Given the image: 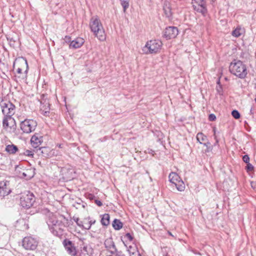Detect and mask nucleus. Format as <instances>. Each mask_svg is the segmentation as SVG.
I'll return each instance as SVG.
<instances>
[{
    "mask_svg": "<svg viewBox=\"0 0 256 256\" xmlns=\"http://www.w3.org/2000/svg\"><path fill=\"white\" fill-rule=\"evenodd\" d=\"M68 219L62 215L56 216L52 214L49 216L47 224L50 232L54 236L61 238L64 232L66 225L64 221Z\"/></svg>",
    "mask_w": 256,
    "mask_h": 256,
    "instance_id": "nucleus-1",
    "label": "nucleus"
},
{
    "mask_svg": "<svg viewBox=\"0 0 256 256\" xmlns=\"http://www.w3.org/2000/svg\"><path fill=\"white\" fill-rule=\"evenodd\" d=\"M90 26L94 35L100 41L106 40V35L103 26L98 16H92L90 20Z\"/></svg>",
    "mask_w": 256,
    "mask_h": 256,
    "instance_id": "nucleus-2",
    "label": "nucleus"
},
{
    "mask_svg": "<svg viewBox=\"0 0 256 256\" xmlns=\"http://www.w3.org/2000/svg\"><path fill=\"white\" fill-rule=\"evenodd\" d=\"M229 69L230 73L240 78H245L248 74L246 66L240 60H232L230 65Z\"/></svg>",
    "mask_w": 256,
    "mask_h": 256,
    "instance_id": "nucleus-3",
    "label": "nucleus"
},
{
    "mask_svg": "<svg viewBox=\"0 0 256 256\" xmlns=\"http://www.w3.org/2000/svg\"><path fill=\"white\" fill-rule=\"evenodd\" d=\"M162 44V42L160 40H150L147 42L142 50L146 54L156 53L160 49Z\"/></svg>",
    "mask_w": 256,
    "mask_h": 256,
    "instance_id": "nucleus-4",
    "label": "nucleus"
},
{
    "mask_svg": "<svg viewBox=\"0 0 256 256\" xmlns=\"http://www.w3.org/2000/svg\"><path fill=\"white\" fill-rule=\"evenodd\" d=\"M38 124L36 120L32 119H25L20 123V128L24 133L29 134L34 132Z\"/></svg>",
    "mask_w": 256,
    "mask_h": 256,
    "instance_id": "nucleus-5",
    "label": "nucleus"
},
{
    "mask_svg": "<svg viewBox=\"0 0 256 256\" xmlns=\"http://www.w3.org/2000/svg\"><path fill=\"white\" fill-rule=\"evenodd\" d=\"M14 68H20L24 70V72L22 76L20 77L22 80L26 79L27 78V74L28 70V64L26 60L23 57H19L16 58L14 62Z\"/></svg>",
    "mask_w": 256,
    "mask_h": 256,
    "instance_id": "nucleus-6",
    "label": "nucleus"
},
{
    "mask_svg": "<svg viewBox=\"0 0 256 256\" xmlns=\"http://www.w3.org/2000/svg\"><path fill=\"white\" fill-rule=\"evenodd\" d=\"M35 200L34 194L28 192V194H23L20 197V202L23 208H29L33 206Z\"/></svg>",
    "mask_w": 256,
    "mask_h": 256,
    "instance_id": "nucleus-7",
    "label": "nucleus"
},
{
    "mask_svg": "<svg viewBox=\"0 0 256 256\" xmlns=\"http://www.w3.org/2000/svg\"><path fill=\"white\" fill-rule=\"evenodd\" d=\"M38 240L32 236H26L22 240V246L27 250H34L38 246Z\"/></svg>",
    "mask_w": 256,
    "mask_h": 256,
    "instance_id": "nucleus-8",
    "label": "nucleus"
},
{
    "mask_svg": "<svg viewBox=\"0 0 256 256\" xmlns=\"http://www.w3.org/2000/svg\"><path fill=\"white\" fill-rule=\"evenodd\" d=\"M193 8L195 11L204 16L207 12L206 3L204 0H192Z\"/></svg>",
    "mask_w": 256,
    "mask_h": 256,
    "instance_id": "nucleus-9",
    "label": "nucleus"
},
{
    "mask_svg": "<svg viewBox=\"0 0 256 256\" xmlns=\"http://www.w3.org/2000/svg\"><path fill=\"white\" fill-rule=\"evenodd\" d=\"M1 107L5 116H12L14 114L15 106L10 102L2 103Z\"/></svg>",
    "mask_w": 256,
    "mask_h": 256,
    "instance_id": "nucleus-10",
    "label": "nucleus"
},
{
    "mask_svg": "<svg viewBox=\"0 0 256 256\" xmlns=\"http://www.w3.org/2000/svg\"><path fill=\"white\" fill-rule=\"evenodd\" d=\"M62 244L67 252L72 256H76L77 252L74 244L68 239L66 238L62 242Z\"/></svg>",
    "mask_w": 256,
    "mask_h": 256,
    "instance_id": "nucleus-11",
    "label": "nucleus"
},
{
    "mask_svg": "<svg viewBox=\"0 0 256 256\" xmlns=\"http://www.w3.org/2000/svg\"><path fill=\"white\" fill-rule=\"evenodd\" d=\"M178 34V30L175 26L166 28L164 32L163 36L167 40L174 38Z\"/></svg>",
    "mask_w": 256,
    "mask_h": 256,
    "instance_id": "nucleus-12",
    "label": "nucleus"
},
{
    "mask_svg": "<svg viewBox=\"0 0 256 256\" xmlns=\"http://www.w3.org/2000/svg\"><path fill=\"white\" fill-rule=\"evenodd\" d=\"M9 182L8 181L0 182V196H4L8 195L10 192L11 190L8 186Z\"/></svg>",
    "mask_w": 256,
    "mask_h": 256,
    "instance_id": "nucleus-13",
    "label": "nucleus"
},
{
    "mask_svg": "<svg viewBox=\"0 0 256 256\" xmlns=\"http://www.w3.org/2000/svg\"><path fill=\"white\" fill-rule=\"evenodd\" d=\"M30 142L32 146L36 148L43 142V137L38 134H35L31 138Z\"/></svg>",
    "mask_w": 256,
    "mask_h": 256,
    "instance_id": "nucleus-14",
    "label": "nucleus"
},
{
    "mask_svg": "<svg viewBox=\"0 0 256 256\" xmlns=\"http://www.w3.org/2000/svg\"><path fill=\"white\" fill-rule=\"evenodd\" d=\"M104 244L105 247L111 254H114V252H116V248L112 238H110L106 239Z\"/></svg>",
    "mask_w": 256,
    "mask_h": 256,
    "instance_id": "nucleus-15",
    "label": "nucleus"
},
{
    "mask_svg": "<svg viewBox=\"0 0 256 256\" xmlns=\"http://www.w3.org/2000/svg\"><path fill=\"white\" fill-rule=\"evenodd\" d=\"M84 40L81 38H77L72 40L70 44V48H80L84 43Z\"/></svg>",
    "mask_w": 256,
    "mask_h": 256,
    "instance_id": "nucleus-16",
    "label": "nucleus"
},
{
    "mask_svg": "<svg viewBox=\"0 0 256 256\" xmlns=\"http://www.w3.org/2000/svg\"><path fill=\"white\" fill-rule=\"evenodd\" d=\"M38 154H41L42 156L47 158L50 156V148L48 147L42 146L36 150Z\"/></svg>",
    "mask_w": 256,
    "mask_h": 256,
    "instance_id": "nucleus-17",
    "label": "nucleus"
},
{
    "mask_svg": "<svg viewBox=\"0 0 256 256\" xmlns=\"http://www.w3.org/2000/svg\"><path fill=\"white\" fill-rule=\"evenodd\" d=\"M163 10L166 17L168 18H170L172 16V12L169 3L165 2L164 4Z\"/></svg>",
    "mask_w": 256,
    "mask_h": 256,
    "instance_id": "nucleus-18",
    "label": "nucleus"
},
{
    "mask_svg": "<svg viewBox=\"0 0 256 256\" xmlns=\"http://www.w3.org/2000/svg\"><path fill=\"white\" fill-rule=\"evenodd\" d=\"M5 150L10 154H14L18 151V148L13 144H8L6 146Z\"/></svg>",
    "mask_w": 256,
    "mask_h": 256,
    "instance_id": "nucleus-19",
    "label": "nucleus"
},
{
    "mask_svg": "<svg viewBox=\"0 0 256 256\" xmlns=\"http://www.w3.org/2000/svg\"><path fill=\"white\" fill-rule=\"evenodd\" d=\"M169 179L170 182L174 184L178 182L180 178L176 172H171L169 174Z\"/></svg>",
    "mask_w": 256,
    "mask_h": 256,
    "instance_id": "nucleus-20",
    "label": "nucleus"
},
{
    "mask_svg": "<svg viewBox=\"0 0 256 256\" xmlns=\"http://www.w3.org/2000/svg\"><path fill=\"white\" fill-rule=\"evenodd\" d=\"M244 32V30L240 27H237L232 32V34L236 38H238Z\"/></svg>",
    "mask_w": 256,
    "mask_h": 256,
    "instance_id": "nucleus-21",
    "label": "nucleus"
},
{
    "mask_svg": "<svg viewBox=\"0 0 256 256\" xmlns=\"http://www.w3.org/2000/svg\"><path fill=\"white\" fill-rule=\"evenodd\" d=\"M112 226L116 230H120L122 227L123 224L120 221V220L118 219H114L112 222Z\"/></svg>",
    "mask_w": 256,
    "mask_h": 256,
    "instance_id": "nucleus-22",
    "label": "nucleus"
},
{
    "mask_svg": "<svg viewBox=\"0 0 256 256\" xmlns=\"http://www.w3.org/2000/svg\"><path fill=\"white\" fill-rule=\"evenodd\" d=\"M110 215L108 214H105L102 216L101 219V223L103 226H107L110 224Z\"/></svg>",
    "mask_w": 256,
    "mask_h": 256,
    "instance_id": "nucleus-23",
    "label": "nucleus"
},
{
    "mask_svg": "<svg viewBox=\"0 0 256 256\" xmlns=\"http://www.w3.org/2000/svg\"><path fill=\"white\" fill-rule=\"evenodd\" d=\"M9 126L10 129L12 130V132H15L16 128V122L14 119L12 117V116H9Z\"/></svg>",
    "mask_w": 256,
    "mask_h": 256,
    "instance_id": "nucleus-24",
    "label": "nucleus"
},
{
    "mask_svg": "<svg viewBox=\"0 0 256 256\" xmlns=\"http://www.w3.org/2000/svg\"><path fill=\"white\" fill-rule=\"evenodd\" d=\"M174 186L177 190L180 192L184 191L185 188V184L180 179L174 184Z\"/></svg>",
    "mask_w": 256,
    "mask_h": 256,
    "instance_id": "nucleus-25",
    "label": "nucleus"
},
{
    "mask_svg": "<svg viewBox=\"0 0 256 256\" xmlns=\"http://www.w3.org/2000/svg\"><path fill=\"white\" fill-rule=\"evenodd\" d=\"M196 139L200 144H202V142H205L206 140V136L202 133L199 132L197 134Z\"/></svg>",
    "mask_w": 256,
    "mask_h": 256,
    "instance_id": "nucleus-26",
    "label": "nucleus"
},
{
    "mask_svg": "<svg viewBox=\"0 0 256 256\" xmlns=\"http://www.w3.org/2000/svg\"><path fill=\"white\" fill-rule=\"evenodd\" d=\"M120 4L123 8L124 12H126L129 7L130 0H120Z\"/></svg>",
    "mask_w": 256,
    "mask_h": 256,
    "instance_id": "nucleus-27",
    "label": "nucleus"
},
{
    "mask_svg": "<svg viewBox=\"0 0 256 256\" xmlns=\"http://www.w3.org/2000/svg\"><path fill=\"white\" fill-rule=\"evenodd\" d=\"M9 116H5L2 120V125L4 128H6L10 127L9 126Z\"/></svg>",
    "mask_w": 256,
    "mask_h": 256,
    "instance_id": "nucleus-28",
    "label": "nucleus"
},
{
    "mask_svg": "<svg viewBox=\"0 0 256 256\" xmlns=\"http://www.w3.org/2000/svg\"><path fill=\"white\" fill-rule=\"evenodd\" d=\"M245 169L248 172L250 173L254 170V166L249 162L246 164Z\"/></svg>",
    "mask_w": 256,
    "mask_h": 256,
    "instance_id": "nucleus-29",
    "label": "nucleus"
},
{
    "mask_svg": "<svg viewBox=\"0 0 256 256\" xmlns=\"http://www.w3.org/2000/svg\"><path fill=\"white\" fill-rule=\"evenodd\" d=\"M72 219L78 226L84 228V226L83 224V222L82 221H80L78 218L74 216Z\"/></svg>",
    "mask_w": 256,
    "mask_h": 256,
    "instance_id": "nucleus-30",
    "label": "nucleus"
},
{
    "mask_svg": "<svg viewBox=\"0 0 256 256\" xmlns=\"http://www.w3.org/2000/svg\"><path fill=\"white\" fill-rule=\"evenodd\" d=\"M96 222L95 220H88V224L86 226H84V228L86 230H90L91 228L92 224H94Z\"/></svg>",
    "mask_w": 256,
    "mask_h": 256,
    "instance_id": "nucleus-31",
    "label": "nucleus"
},
{
    "mask_svg": "<svg viewBox=\"0 0 256 256\" xmlns=\"http://www.w3.org/2000/svg\"><path fill=\"white\" fill-rule=\"evenodd\" d=\"M232 115L236 119H238L240 116V112L236 110L232 112Z\"/></svg>",
    "mask_w": 256,
    "mask_h": 256,
    "instance_id": "nucleus-32",
    "label": "nucleus"
},
{
    "mask_svg": "<svg viewBox=\"0 0 256 256\" xmlns=\"http://www.w3.org/2000/svg\"><path fill=\"white\" fill-rule=\"evenodd\" d=\"M242 160L246 164L249 163L250 158L248 155L246 154L242 156Z\"/></svg>",
    "mask_w": 256,
    "mask_h": 256,
    "instance_id": "nucleus-33",
    "label": "nucleus"
},
{
    "mask_svg": "<svg viewBox=\"0 0 256 256\" xmlns=\"http://www.w3.org/2000/svg\"><path fill=\"white\" fill-rule=\"evenodd\" d=\"M24 154L25 155L29 156H33L34 155L33 152L30 150H26Z\"/></svg>",
    "mask_w": 256,
    "mask_h": 256,
    "instance_id": "nucleus-34",
    "label": "nucleus"
},
{
    "mask_svg": "<svg viewBox=\"0 0 256 256\" xmlns=\"http://www.w3.org/2000/svg\"><path fill=\"white\" fill-rule=\"evenodd\" d=\"M216 116L214 114H211L209 115L208 120L210 121H214L216 120Z\"/></svg>",
    "mask_w": 256,
    "mask_h": 256,
    "instance_id": "nucleus-35",
    "label": "nucleus"
},
{
    "mask_svg": "<svg viewBox=\"0 0 256 256\" xmlns=\"http://www.w3.org/2000/svg\"><path fill=\"white\" fill-rule=\"evenodd\" d=\"M124 238H126L130 241H132L133 239V237L132 236V235L130 233H126V235L124 236Z\"/></svg>",
    "mask_w": 256,
    "mask_h": 256,
    "instance_id": "nucleus-36",
    "label": "nucleus"
},
{
    "mask_svg": "<svg viewBox=\"0 0 256 256\" xmlns=\"http://www.w3.org/2000/svg\"><path fill=\"white\" fill-rule=\"evenodd\" d=\"M23 70H24L22 69V68H17V70H16L17 73L20 74V76H18L19 78L21 79L20 77L22 76V74H24V73H22V71Z\"/></svg>",
    "mask_w": 256,
    "mask_h": 256,
    "instance_id": "nucleus-37",
    "label": "nucleus"
},
{
    "mask_svg": "<svg viewBox=\"0 0 256 256\" xmlns=\"http://www.w3.org/2000/svg\"><path fill=\"white\" fill-rule=\"evenodd\" d=\"M114 254H116V256H125L121 251H118L117 250L116 252H114Z\"/></svg>",
    "mask_w": 256,
    "mask_h": 256,
    "instance_id": "nucleus-38",
    "label": "nucleus"
},
{
    "mask_svg": "<svg viewBox=\"0 0 256 256\" xmlns=\"http://www.w3.org/2000/svg\"><path fill=\"white\" fill-rule=\"evenodd\" d=\"M90 220V217L88 216L86 218H85L83 221H82L83 222V224H84V226H86L88 224V220Z\"/></svg>",
    "mask_w": 256,
    "mask_h": 256,
    "instance_id": "nucleus-39",
    "label": "nucleus"
},
{
    "mask_svg": "<svg viewBox=\"0 0 256 256\" xmlns=\"http://www.w3.org/2000/svg\"><path fill=\"white\" fill-rule=\"evenodd\" d=\"M202 144L205 146L206 148L212 146L211 144L208 141L206 142L202 143Z\"/></svg>",
    "mask_w": 256,
    "mask_h": 256,
    "instance_id": "nucleus-40",
    "label": "nucleus"
},
{
    "mask_svg": "<svg viewBox=\"0 0 256 256\" xmlns=\"http://www.w3.org/2000/svg\"><path fill=\"white\" fill-rule=\"evenodd\" d=\"M95 203L99 206H102V204L100 200H95Z\"/></svg>",
    "mask_w": 256,
    "mask_h": 256,
    "instance_id": "nucleus-41",
    "label": "nucleus"
},
{
    "mask_svg": "<svg viewBox=\"0 0 256 256\" xmlns=\"http://www.w3.org/2000/svg\"><path fill=\"white\" fill-rule=\"evenodd\" d=\"M212 146L207 148L206 150V152H208L212 151Z\"/></svg>",
    "mask_w": 256,
    "mask_h": 256,
    "instance_id": "nucleus-42",
    "label": "nucleus"
},
{
    "mask_svg": "<svg viewBox=\"0 0 256 256\" xmlns=\"http://www.w3.org/2000/svg\"><path fill=\"white\" fill-rule=\"evenodd\" d=\"M192 252L195 254H199V255H200V253L198 252H197V251H196V250H192Z\"/></svg>",
    "mask_w": 256,
    "mask_h": 256,
    "instance_id": "nucleus-43",
    "label": "nucleus"
},
{
    "mask_svg": "<svg viewBox=\"0 0 256 256\" xmlns=\"http://www.w3.org/2000/svg\"><path fill=\"white\" fill-rule=\"evenodd\" d=\"M65 38H66V40H69L70 38L69 36H66Z\"/></svg>",
    "mask_w": 256,
    "mask_h": 256,
    "instance_id": "nucleus-44",
    "label": "nucleus"
},
{
    "mask_svg": "<svg viewBox=\"0 0 256 256\" xmlns=\"http://www.w3.org/2000/svg\"><path fill=\"white\" fill-rule=\"evenodd\" d=\"M237 256H242L241 254H238Z\"/></svg>",
    "mask_w": 256,
    "mask_h": 256,
    "instance_id": "nucleus-45",
    "label": "nucleus"
},
{
    "mask_svg": "<svg viewBox=\"0 0 256 256\" xmlns=\"http://www.w3.org/2000/svg\"><path fill=\"white\" fill-rule=\"evenodd\" d=\"M212 2H214L215 0H210Z\"/></svg>",
    "mask_w": 256,
    "mask_h": 256,
    "instance_id": "nucleus-46",
    "label": "nucleus"
}]
</instances>
